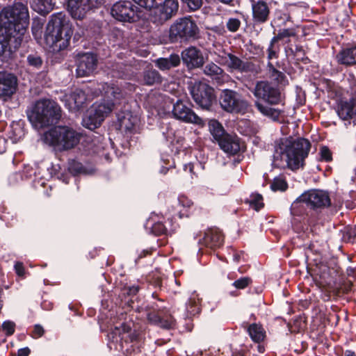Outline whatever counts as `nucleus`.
<instances>
[{
  "label": "nucleus",
  "mask_w": 356,
  "mask_h": 356,
  "mask_svg": "<svg viewBox=\"0 0 356 356\" xmlns=\"http://www.w3.org/2000/svg\"><path fill=\"white\" fill-rule=\"evenodd\" d=\"M29 25L26 5L15 2L0 12V55L19 47Z\"/></svg>",
  "instance_id": "1"
},
{
  "label": "nucleus",
  "mask_w": 356,
  "mask_h": 356,
  "mask_svg": "<svg viewBox=\"0 0 356 356\" xmlns=\"http://www.w3.org/2000/svg\"><path fill=\"white\" fill-rule=\"evenodd\" d=\"M311 147L309 141L305 138L290 140L281 139L275 146L273 165L278 168H288L292 170L299 169L304 165Z\"/></svg>",
  "instance_id": "2"
},
{
  "label": "nucleus",
  "mask_w": 356,
  "mask_h": 356,
  "mask_svg": "<svg viewBox=\"0 0 356 356\" xmlns=\"http://www.w3.org/2000/svg\"><path fill=\"white\" fill-rule=\"evenodd\" d=\"M98 89L106 102L95 103L89 110L88 115L83 118V126L91 130L101 124L106 116L112 111L117 101L124 97L123 91L113 83H100Z\"/></svg>",
  "instance_id": "3"
},
{
  "label": "nucleus",
  "mask_w": 356,
  "mask_h": 356,
  "mask_svg": "<svg viewBox=\"0 0 356 356\" xmlns=\"http://www.w3.org/2000/svg\"><path fill=\"white\" fill-rule=\"evenodd\" d=\"M72 33L65 15L63 13L54 14L47 25L45 43L49 50L58 52L68 47Z\"/></svg>",
  "instance_id": "4"
},
{
  "label": "nucleus",
  "mask_w": 356,
  "mask_h": 356,
  "mask_svg": "<svg viewBox=\"0 0 356 356\" xmlns=\"http://www.w3.org/2000/svg\"><path fill=\"white\" fill-rule=\"evenodd\" d=\"M26 113L29 120L36 129L56 124L61 117L60 106L49 99L36 101Z\"/></svg>",
  "instance_id": "5"
},
{
  "label": "nucleus",
  "mask_w": 356,
  "mask_h": 356,
  "mask_svg": "<svg viewBox=\"0 0 356 356\" xmlns=\"http://www.w3.org/2000/svg\"><path fill=\"white\" fill-rule=\"evenodd\" d=\"M80 138V134L68 126H56L41 136L43 143L58 151L74 148Z\"/></svg>",
  "instance_id": "6"
},
{
  "label": "nucleus",
  "mask_w": 356,
  "mask_h": 356,
  "mask_svg": "<svg viewBox=\"0 0 356 356\" xmlns=\"http://www.w3.org/2000/svg\"><path fill=\"white\" fill-rule=\"evenodd\" d=\"M353 93L335 87L332 92L335 93L336 111L341 120L347 125H356V88Z\"/></svg>",
  "instance_id": "7"
},
{
  "label": "nucleus",
  "mask_w": 356,
  "mask_h": 356,
  "mask_svg": "<svg viewBox=\"0 0 356 356\" xmlns=\"http://www.w3.org/2000/svg\"><path fill=\"white\" fill-rule=\"evenodd\" d=\"M214 60L216 63L225 66L230 72L241 73L258 72V67L252 62L244 60L236 55L223 49L214 51Z\"/></svg>",
  "instance_id": "8"
},
{
  "label": "nucleus",
  "mask_w": 356,
  "mask_h": 356,
  "mask_svg": "<svg viewBox=\"0 0 356 356\" xmlns=\"http://www.w3.org/2000/svg\"><path fill=\"white\" fill-rule=\"evenodd\" d=\"M199 29L191 17L179 18L170 26L169 38L172 42H187L196 38Z\"/></svg>",
  "instance_id": "9"
},
{
  "label": "nucleus",
  "mask_w": 356,
  "mask_h": 356,
  "mask_svg": "<svg viewBox=\"0 0 356 356\" xmlns=\"http://www.w3.org/2000/svg\"><path fill=\"white\" fill-rule=\"evenodd\" d=\"M330 204L328 194L320 190H310L302 193L291 204V213L294 215L300 213L299 209L305 206L312 209L322 208Z\"/></svg>",
  "instance_id": "10"
},
{
  "label": "nucleus",
  "mask_w": 356,
  "mask_h": 356,
  "mask_svg": "<svg viewBox=\"0 0 356 356\" xmlns=\"http://www.w3.org/2000/svg\"><path fill=\"white\" fill-rule=\"evenodd\" d=\"M254 95L270 105L282 104L283 96L280 90L271 83L265 81H258L253 90Z\"/></svg>",
  "instance_id": "11"
},
{
  "label": "nucleus",
  "mask_w": 356,
  "mask_h": 356,
  "mask_svg": "<svg viewBox=\"0 0 356 356\" xmlns=\"http://www.w3.org/2000/svg\"><path fill=\"white\" fill-rule=\"evenodd\" d=\"M190 92L195 102L204 109H209L216 98L213 88L201 81L195 82Z\"/></svg>",
  "instance_id": "12"
},
{
  "label": "nucleus",
  "mask_w": 356,
  "mask_h": 356,
  "mask_svg": "<svg viewBox=\"0 0 356 356\" xmlns=\"http://www.w3.org/2000/svg\"><path fill=\"white\" fill-rule=\"evenodd\" d=\"M178 8L177 0H164L163 3L154 6L152 19L154 23L162 24L175 15Z\"/></svg>",
  "instance_id": "13"
},
{
  "label": "nucleus",
  "mask_w": 356,
  "mask_h": 356,
  "mask_svg": "<svg viewBox=\"0 0 356 356\" xmlns=\"http://www.w3.org/2000/svg\"><path fill=\"white\" fill-rule=\"evenodd\" d=\"M138 8L129 0H121L113 4L111 15L121 22H132L138 18Z\"/></svg>",
  "instance_id": "14"
},
{
  "label": "nucleus",
  "mask_w": 356,
  "mask_h": 356,
  "mask_svg": "<svg viewBox=\"0 0 356 356\" xmlns=\"http://www.w3.org/2000/svg\"><path fill=\"white\" fill-rule=\"evenodd\" d=\"M221 107L227 112L239 113L247 108V102L235 91L225 90L220 97Z\"/></svg>",
  "instance_id": "15"
},
{
  "label": "nucleus",
  "mask_w": 356,
  "mask_h": 356,
  "mask_svg": "<svg viewBox=\"0 0 356 356\" xmlns=\"http://www.w3.org/2000/svg\"><path fill=\"white\" fill-rule=\"evenodd\" d=\"M17 76L10 72L0 71V99L7 101L17 90Z\"/></svg>",
  "instance_id": "16"
},
{
  "label": "nucleus",
  "mask_w": 356,
  "mask_h": 356,
  "mask_svg": "<svg viewBox=\"0 0 356 356\" xmlns=\"http://www.w3.org/2000/svg\"><path fill=\"white\" fill-rule=\"evenodd\" d=\"M172 114L175 119L184 122L193 123L197 125L203 124L202 120L181 100H177L173 105Z\"/></svg>",
  "instance_id": "17"
},
{
  "label": "nucleus",
  "mask_w": 356,
  "mask_h": 356,
  "mask_svg": "<svg viewBox=\"0 0 356 356\" xmlns=\"http://www.w3.org/2000/svg\"><path fill=\"white\" fill-rule=\"evenodd\" d=\"M97 56L92 53H83L78 55L76 60V75L80 77L88 76L96 70Z\"/></svg>",
  "instance_id": "18"
},
{
  "label": "nucleus",
  "mask_w": 356,
  "mask_h": 356,
  "mask_svg": "<svg viewBox=\"0 0 356 356\" xmlns=\"http://www.w3.org/2000/svg\"><path fill=\"white\" fill-rule=\"evenodd\" d=\"M118 122L120 130L126 134L136 133L139 129V117L129 111L119 113Z\"/></svg>",
  "instance_id": "19"
},
{
  "label": "nucleus",
  "mask_w": 356,
  "mask_h": 356,
  "mask_svg": "<svg viewBox=\"0 0 356 356\" xmlns=\"http://www.w3.org/2000/svg\"><path fill=\"white\" fill-rule=\"evenodd\" d=\"M224 237L221 232L216 228H211L207 229L203 236H200L198 239V244L200 246V249L203 247L209 249H216L223 244Z\"/></svg>",
  "instance_id": "20"
},
{
  "label": "nucleus",
  "mask_w": 356,
  "mask_h": 356,
  "mask_svg": "<svg viewBox=\"0 0 356 356\" xmlns=\"http://www.w3.org/2000/svg\"><path fill=\"white\" fill-rule=\"evenodd\" d=\"M182 60L188 68L200 67L204 64L202 51L195 47H189L181 53Z\"/></svg>",
  "instance_id": "21"
},
{
  "label": "nucleus",
  "mask_w": 356,
  "mask_h": 356,
  "mask_svg": "<svg viewBox=\"0 0 356 356\" xmlns=\"http://www.w3.org/2000/svg\"><path fill=\"white\" fill-rule=\"evenodd\" d=\"M86 95L81 89H75L74 91L65 94L62 101L65 102L66 107L70 111L79 109L86 101Z\"/></svg>",
  "instance_id": "22"
},
{
  "label": "nucleus",
  "mask_w": 356,
  "mask_h": 356,
  "mask_svg": "<svg viewBox=\"0 0 356 356\" xmlns=\"http://www.w3.org/2000/svg\"><path fill=\"white\" fill-rule=\"evenodd\" d=\"M220 147L227 154L234 155L241 149L239 138L236 136L227 134L218 142Z\"/></svg>",
  "instance_id": "23"
},
{
  "label": "nucleus",
  "mask_w": 356,
  "mask_h": 356,
  "mask_svg": "<svg viewBox=\"0 0 356 356\" xmlns=\"http://www.w3.org/2000/svg\"><path fill=\"white\" fill-rule=\"evenodd\" d=\"M252 17L255 23H265L269 17L270 9L267 3L263 1L252 2Z\"/></svg>",
  "instance_id": "24"
},
{
  "label": "nucleus",
  "mask_w": 356,
  "mask_h": 356,
  "mask_svg": "<svg viewBox=\"0 0 356 356\" xmlns=\"http://www.w3.org/2000/svg\"><path fill=\"white\" fill-rule=\"evenodd\" d=\"M67 8L72 17L74 19L83 18L87 12L90 10L86 0H68Z\"/></svg>",
  "instance_id": "25"
},
{
  "label": "nucleus",
  "mask_w": 356,
  "mask_h": 356,
  "mask_svg": "<svg viewBox=\"0 0 356 356\" xmlns=\"http://www.w3.org/2000/svg\"><path fill=\"white\" fill-rule=\"evenodd\" d=\"M200 312V298L199 295L193 292L188 301L186 303L183 317L184 318H191L199 314Z\"/></svg>",
  "instance_id": "26"
},
{
  "label": "nucleus",
  "mask_w": 356,
  "mask_h": 356,
  "mask_svg": "<svg viewBox=\"0 0 356 356\" xmlns=\"http://www.w3.org/2000/svg\"><path fill=\"white\" fill-rule=\"evenodd\" d=\"M243 327L246 329L250 339L255 343H260L266 338V331L260 323L244 322Z\"/></svg>",
  "instance_id": "27"
},
{
  "label": "nucleus",
  "mask_w": 356,
  "mask_h": 356,
  "mask_svg": "<svg viewBox=\"0 0 356 356\" xmlns=\"http://www.w3.org/2000/svg\"><path fill=\"white\" fill-rule=\"evenodd\" d=\"M298 38V31L296 27H291L287 29H281L278 31L277 33L272 38L273 42L282 43L287 47L291 46V38L296 39Z\"/></svg>",
  "instance_id": "28"
},
{
  "label": "nucleus",
  "mask_w": 356,
  "mask_h": 356,
  "mask_svg": "<svg viewBox=\"0 0 356 356\" xmlns=\"http://www.w3.org/2000/svg\"><path fill=\"white\" fill-rule=\"evenodd\" d=\"M204 73L211 76L213 79L216 80L218 83L223 82L228 75L225 71L213 62L207 63L204 67Z\"/></svg>",
  "instance_id": "29"
},
{
  "label": "nucleus",
  "mask_w": 356,
  "mask_h": 356,
  "mask_svg": "<svg viewBox=\"0 0 356 356\" xmlns=\"http://www.w3.org/2000/svg\"><path fill=\"white\" fill-rule=\"evenodd\" d=\"M337 61L346 65L356 64V47H350L343 49L337 55Z\"/></svg>",
  "instance_id": "30"
},
{
  "label": "nucleus",
  "mask_w": 356,
  "mask_h": 356,
  "mask_svg": "<svg viewBox=\"0 0 356 356\" xmlns=\"http://www.w3.org/2000/svg\"><path fill=\"white\" fill-rule=\"evenodd\" d=\"M291 20L294 22L297 19L304 17V13L307 10L308 6L306 3H289L284 7Z\"/></svg>",
  "instance_id": "31"
},
{
  "label": "nucleus",
  "mask_w": 356,
  "mask_h": 356,
  "mask_svg": "<svg viewBox=\"0 0 356 356\" xmlns=\"http://www.w3.org/2000/svg\"><path fill=\"white\" fill-rule=\"evenodd\" d=\"M287 22L293 23L285 8L275 10L273 18L270 22L271 26L273 28H281L286 26Z\"/></svg>",
  "instance_id": "32"
},
{
  "label": "nucleus",
  "mask_w": 356,
  "mask_h": 356,
  "mask_svg": "<svg viewBox=\"0 0 356 356\" xmlns=\"http://www.w3.org/2000/svg\"><path fill=\"white\" fill-rule=\"evenodd\" d=\"M180 58L177 54H172L169 58H160L156 60V66L161 70H170L179 65Z\"/></svg>",
  "instance_id": "33"
},
{
  "label": "nucleus",
  "mask_w": 356,
  "mask_h": 356,
  "mask_svg": "<svg viewBox=\"0 0 356 356\" xmlns=\"http://www.w3.org/2000/svg\"><path fill=\"white\" fill-rule=\"evenodd\" d=\"M255 106L258 111L264 115L271 118L273 120H278L279 118L282 113V111L279 108H272L266 105L259 101L255 102Z\"/></svg>",
  "instance_id": "34"
},
{
  "label": "nucleus",
  "mask_w": 356,
  "mask_h": 356,
  "mask_svg": "<svg viewBox=\"0 0 356 356\" xmlns=\"http://www.w3.org/2000/svg\"><path fill=\"white\" fill-rule=\"evenodd\" d=\"M31 6L38 13L45 15L53 9L54 3L52 0H33Z\"/></svg>",
  "instance_id": "35"
},
{
  "label": "nucleus",
  "mask_w": 356,
  "mask_h": 356,
  "mask_svg": "<svg viewBox=\"0 0 356 356\" xmlns=\"http://www.w3.org/2000/svg\"><path fill=\"white\" fill-rule=\"evenodd\" d=\"M193 206V202L188 197L180 195L177 198V211L179 218H181L188 215V209Z\"/></svg>",
  "instance_id": "36"
},
{
  "label": "nucleus",
  "mask_w": 356,
  "mask_h": 356,
  "mask_svg": "<svg viewBox=\"0 0 356 356\" xmlns=\"http://www.w3.org/2000/svg\"><path fill=\"white\" fill-rule=\"evenodd\" d=\"M129 330V326L122 324L120 327H115L113 330L108 334V338L111 343H118L124 339V335Z\"/></svg>",
  "instance_id": "37"
},
{
  "label": "nucleus",
  "mask_w": 356,
  "mask_h": 356,
  "mask_svg": "<svg viewBox=\"0 0 356 356\" xmlns=\"http://www.w3.org/2000/svg\"><path fill=\"white\" fill-rule=\"evenodd\" d=\"M147 319L149 322L154 324H156L160 327L165 329L170 328L174 323V320L172 318L170 317L168 318L163 319L154 312L149 313L147 314Z\"/></svg>",
  "instance_id": "38"
},
{
  "label": "nucleus",
  "mask_w": 356,
  "mask_h": 356,
  "mask_svg": "<svg viewBox=\"0 0 356 356\" xmlns=\"http://www.w3.org/2000/svg\"><path fill=\"white\" fill-rule=\"evenodd\" d=\"M209 129L214 139L218 142L225 136L227 135L225 133V130L222 125L216 120H211L209 122Z\"/></svg>",
  "instance_id": "39"
},
{
  "label": "nucleus",
  "mask_w": 356,
  "mask_h": 356,
  "mask_svg": "<svg viewBox=\"0 0 356 356\" xmlns=\"http://www.w3.org/2000/svg\"><path fill=\"white\" fill-rule=\"evenodd\" d=\"M147 229H151L155 235L165 234L167 229L165 226L161 222H155L153 216H151L145 224Z\"/></svg>",
  "instance_id": "40"
},
{
  "label": "nucleus",
  "mask_w": 356,
  "mask_h": 356,
  "mask_svg": "<svg viewBox=\"0 0 356 356\" xmlns=\"http://www.w3.org/2000/svg\"><path fill=\"white\" fill-rule=\"evenodd\" d=\"M161 80L159 73L155 70H148L144 74V82L147 85L152 86L160 83Z\"/></svg>",
  "instance_id": "41"
},
{
  "label": "nucleus",
  "mask_w": 356,
  "mask_h": 356,
  "mask_svg": "<svg viewBox=\"0 0 356 356\" xmlns=\"http://www.w3.org/2000/svg\"><path fill=\"white\" fill-rule=\"evenodd\" d=\"M287 188L288 184L282 176L275 177L270 184V188L273 191H284Z\"/></svg>",
  "instance_id": "42"
},
{
  "label": "nucleus",
  "mask_w": 356,
  "mask_h": 356,
  "mask_svg": "<svg viewBox=\"0 0 356 356\" xmlns=\"http://www.w3.org/2000/svg\"><path fill=\"white\" fill-rule=\"evenodd\" d=\"M250 206L256 211H259L264 207L263 197L260 194L254 193L250 196L248 200Z\"/></svg>",
  "instance_id": "43"
},
{
  "label": "nucleus",
  "mask_w": 356,
  "mask_h": 356,
  "mask_svg": "<svg viewBox=\"0 0 356 356\" xmlns=\"http://www.w3.org/2000/svg\"><path fill=\"white\" fill-rule=\"evenodd\" d=\"M285 51L287 55H293L297 60H304L305 52L302 47L296 46L295 49L292 46H287L284 47Z\"/></svg>",
  "instance_id": "44"
},
{
  "label": "nucleus",
  "mask_w": 356,
  "mask_h": 356,
  "mask_svg": "<svg viewBox=\"0 0 356 356\" xmlns=\"http://www.w3.org/2000/svg\"><path fill=\"white\" fill-rule=\"evenodd\" d=\"M268 65L273 69L271 75L273 79L280 85H286L288 83V81L285 74L274 68L271 63H269Z\"/></svg>",
  "instance_id": "45"
},
{
  "label": "nucleus",
  "mask_w": 356,
  "mask_h": 356,
  "mask_svg": "<svg viewBox=\"0 0 356 356\" xmlns=\"http://www.w3.org/2000/svg\"><path fill=\"white\" fill-rule=\"evenodd\" d=\"M280 51V47L276 42H273V39L270 40L269 46L267 49L268 59L273 60L278 57Z\"/></svg>",
  "instance_id": "46"
},
{
  "label": "nucleus",
  "mask_w": 356,
  "mask_h": 356,
  "mask_svg": "<svg viewBox=\"0 0 356 356\" xmlns=\"http://www.w3.org/2000/svg\"><path fill=\"white\" fill-rule=\"evenodd\" d=\"M319 154L321 161L329 162L332 159V152L326 146L321 147Z\"/></svg>",
  "instance_id": "47"
},
{
  "label": "nucleus",
  "mask_w": 356,
  "mask_h": 356,
  "mask_svg": "<svg viewBox=\"0 0 356 356\" xmlns=\"http://www.w3.org/2000/svg\"><path fill=\"white\" fill-rule=\"evenodd\" d=\"M226 26L229 31L236 32L241 26V21L237 18H229Z\"/></svg>",
  "instance_id": "48"
},
{
  "label": "nucleus",
  "mask_w": 356,
  "mask_h": 356,
  "mask_svg": "<svg viewBox=\"0 0 356 356\" xmlns=\"http://www.w3.org/2000/svg\"><path fill=\"white\" fill-rule=\"evenodd\" d=\"M251 283V279L248 277H241L236 280L232 285L238 289H243Z\"/></svg>",
  "instance_id": "49"
},
{
  "label": "nucleus",
  "mask_w": 356,
  "mask_h": 356,
  "mask_svg": "<svg viewBox=\"0 0 356 356\" xmlns=\"http://www.w3.org/2000/svg\"><path fill=\"white\" fill-rule=\"evenodd\" d=\"M182 2L187 5L191 10H197L202 5V0H181Z\"/></svg>",
  "instance_id": "50"
},
{
  "label": "nucleus",
  "mask_w": 356,
  "mask_h": 356,
  "mask_svg": "<svg viewBox=\"0 0 356 356\" xmlns=\"http://www.w3.org/2000/svg\"><path fill=\"white\" fill-rule=\"evenodd\" d=\"M136 3L146 9L153 8L157 4V0H133Z\"/></svg>",
  "instance_id": "51"
},
{
  "label": "nucleus",
  "mask_w": 356,
  "mask_h": 356,
  "mask_svg": "<svg viewBox=\"0 0 356 356\" xmlns=\"http://www.w3.org/2000/svg\"><path fill=\"white\" fill-rule=\"evenodd\" d=\"M27 60L30 65L36 68L40 67L42 63L41 58L36 55H29L27 57Z\"/></svg>",
  "instance_id": "52"
},
{
  "label": "nucleus",
  "mask_w": 356,
  "mask_h": 356,
  "mask_svg": "<svg viewBox=\"0 0 356 356\" xmlns=\"http://www.w3.org/2000/svg\"><path fill=\"white\" fill-rule=\"evenodd\" d=\"M15 325L13 321H6L2 325V330L7 335H11L15 332Z\"/></svg>",
  "instance_id": "53"
},
{
  "label": "nucleus",
  "mask_w": 356,
  "mask_h": 356,
  "mask_svg": "<svg viewBox=\"0 0 356 356\" xmlns=\"http://www.w3.org/2000/svg\"><path fill=\"white\" fill-rule=\"evenodd\" d=\"M344 238L350 243H356V229H350L346 232Z\"/></svg>",
  "instance_id": "54"
},
{
  "label": "nucleus",
  "mask_w": 356,
  "mask_h": 356,
  "mask_svg": "<svg viewBox=\"0 0 356 356\" xmlns=\"http://www.w3.org/2000/svg\"><path fill=\"white\" fill-rule=\"evenodd\" d=\"M68 170L72 174L79 173L81 170V165L80 163L73 161L70 163Z\"/></svg>",
  "instance_id": "55"
},
{
  "label": "nucleus",
  "mask_w": 356,
  "mask_h": 356,
  "mask_svg": "<svg viewBox=\"0 0 356 356\" xmlns=\"http://www.w3.org/2000/svg\"><path fill=\"white\" fill-rule=\"evenodd\" d=\"M14 268L17 275L19 277H24L25 274V269L22 262H16Z\"/></svg>",
  "instance_id": "56"
},
{
  "label": "nucleus",
  "mask_w": 356,
  "mask_h": 356,
  "mask_svg": "<svg viewBox=\"0 0 356 356\" xmlns=\"http://www.w3.org/2000/svg\"><path fill=\"white\" fill-rule=\"evenodd\" d=\"M106 0H86L89 10L94 8H97L105 3Z\"/></svg>",
  "instance_id": "57"
},
{
  "label": "nucleus",
  "mask_w": 356,
  "mask_h": 356,
  "mask_svg": "<svg viewBox=\"0 0 356 356\" xmlns=\"http://www.w3.org/2000/svg\"><path fill=\"white\" fill-rule=\"evenodd\" d=\"M44 330L40 325H35L33 332V337L34 338H39L43 335Z\"/></svg>",
  "instance_id": "58"
},
{
  "label": "nucleus",
  "mask_w": 356,
  "mask_h": 356,
  "mask_svg": "<svg viewBox=\"0 0 356 356\" xmlns=\"http://www.w3.org/2000/svg\"><path fill=\"white\" fill-rule=\"evenodd\" d=\"M6 139L4 137L0 136V154L5 152L6 149Z\"/></svg>",
  "instance_id": "59"
},
{
  "label": "nucleus",
  "mask_w": 356,
  "mask_h": 356,
  "mask_svg": "<svg viewBox=\"0 0 356 356\" xmlns=\"http://www.w3.org/2000/svg\"><path fill=\"white\" fill-rule=\"evenodd\" d=\"M158 115L160 116H164L167 113H170V105H168V108H161L159 107L156 108Z\"/></svg>",
  "instance_id": "60"
},
{
  "label": "nucleus",
  "mask_w": 356,
  "mask_h": 356,
  "mask_svg": "<svg viewBox=\"0 0 356 356\" xmlns=\"http://www.w3.org/2000/svg\"><path fill=\"white\" fill-rule=\"evenodd\" d=\"M30 350L29 348H20L17 352V356H29Z\"/></svg>",
  "instance_id": "61"
},
{
  "label": "nucleus",
  "mask_w": 356,
  "mask_h": 356,
  "mask_svg": "<svg viewBox=\"0 0 356 356\" xmlns=\"http://www.w3.org/2000/svg\"><path fill=\"white\" fill-rule=\"evenodd\" d=\"M193 164L192 163H188L184 165V170L185 171H188L191 174H193Z\"/></svg>",
  "instance_id": "62"
},
{
  "label": "nucleus",
  "mask_w": 356,
  "mask_h": 356,
  "mask_svg": "<svg viewBox=\"0 0 356 356\" xmlns=\"http://www.w3.org/2000/svg\"><path fill=\"white\" fill-rule=\"evenodd\" d=\"M120 70H118L117 74L115 76L118 77H120V78L126 77L127 76V73L125 71L122 70L121 65L120 66Z\"/></svg>",
  "instance_id": "63"
},
{
  "label": "nucleus",
  "mask_w": 356,
  "mask_h": 356,
  "mask_svg": "<svg viewBox=\"0 0 356 356\" xmlns=\"http://www.w3.org/2000/svg\"><path fill=\"white\" fill-rule=\"evenodd\" d=\"M139 290L138 286H132L129 288V293L130 294H136Z\"/></svg>",
  "instance_id": "64"
}]
</instances>
